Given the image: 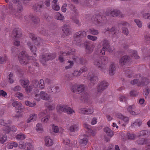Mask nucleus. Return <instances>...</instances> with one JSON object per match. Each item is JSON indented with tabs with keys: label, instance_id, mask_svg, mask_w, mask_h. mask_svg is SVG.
Wrapping results in <instances>:
<instances>
[{
	"label": "nucleus",
	"instance_id": "3c124183",
	"mask_svg": "<svg viewBox=\"0 0 150 150\" xmlns=\"http://www.w3.org/2000/svg\"><path fill=\"white\" fill-rule=\"evenodd\" d=\"M98 79L96 76H93V77L91 78L90 79V81L91 82L94 83L95 82H96L98 81Z\"/></svg>",
	"mask_w": 150,
	"mask_h": 150
},
{
	"label": "nucleus",
	"instance_id": "cd10ccee",
	"mask_svg": "<svg viewBox=\"0 0 150 150\" xmlns=\"http://www.w3.org/2000/svg\"><path fill=\"white\" fill-rule=\"evenodd\" d=\"M136 108V106L134 105L130 106L127 108V110L132 115H136L137 114L134 111Z\"/></svg>",
	"mask_w": 150,
	"mask_h": 150
},
{
	"label": "nucleus",
	"instance_id": "c756f323",
	"mask_svg": "<svg viewBox=\"0 0 150 150\" xmlns=\"http://www.w3.org/2000/svg\"><path fill=\"white\" fill-rule=\"evenodd\" d=\"M104 130L108 136L111 137L113 135V132L108 127H105Z\"/></svg>",
	"mask_w": 150,
	"mask_h": 150
},
{
	"label": "nucleus",
	"instance_id": "6ab92c4d",
	"mask_svg": "<svg viewBox=\"0 0 150 150\" xmlns=\"http://www.w3.org/2000/svg\"><path fill=\"white\" fill-rule=\"evenodd\" d=\"M108 42L107 40H104L103 42V48L100 51V53L102 54H105V51L108 47Z\"/></svg>",
	"mask_w": 150,
	"mask_h": 150
},
{
	"label": "nucleus",
	"instance_id": "9d476101",
	"mask_svg": "<svg viewBox=\"0 0 150 150\" xmlns=\"http://www.w3.org/2000/svg\"><path fill=\"white\" fill-rule=\"evenodd\" d=\"M29 37L32 39L36 45H39L41 44L42 40L41 39L39 38H36L34 34H30L29 35Z\"/></svg>",
	"mask_w": 150,
	"mask_h": 150
},
{
	"label": "nucleus",
	"instance_id": "7c9ffc66",
	"mask_svg": "<svg viewBox=\"0 0 150 150\" xmlns=\"http://www.w3.org/2000/svg\"><path fill=\"white\" fill-rule=\"evenodd\" d=\"M20 83L21 86L24 88L28 83L29 81L26 79H21L20 80Z\"/></svg>",
	"mask_w": 150,
	"mask_h": 150
},
{
	"label": "nucleus",
	"instance_id": "9b49d317",
	"mask_svg": "<svg viewBox=\"0 0 150 150\" xmlns=\"http://www.w3.org/2000/svg\"><path fill=\"white\" fill-rule=\"evenodd\" d=\"M68 106V105L66 104H59L57 105L56 110L59 112H65Z\"/></svg>",
	"mask_w": 150,
	"mask_h": 150
},
{
	"label": "nucleus",
	"instance_id": "774afa93",
	"mask_svg": "<svg viewBox=\"0 0 150 150\" xmlns=\"http://www.w3.org/2000/svg\"><path fill=\"white\" fill-rule=\"evenodd\" d=\"M81 71H74L73 75L74 76H80L81 74Z\"/></svg>",
	"mask_w": 150,
	"mask_h": 150
},
{
	"label": "nucleus",
	"instance_id": "ea45409f",
	"mask_svg": "<svg viewBox=\"0 0 150 150\" xmlns=\"http://www.w3.org/2000/svg\"><path fill=\"white\" fill-rule=\"evenodd\" d=\"M141 125V123L139 122L138 120H136L135 122L131 124V126L132 127L134 128L137 127H139Z\"/></svg>",
	"mask_w": 150,
	"mask_h": 150
},
{
	"label": "nucleus",
	"instance_id": "37998d69",
	"mask_svg": "<svg viewBox=\"0 0 150 150\" xmlns=\"http://www.w3.org/2000/svg\"><path fill=\"white\" fill-rule=\"evenodd\" d=\"M121 119L122 120V122H124L122 124L123 126H125L129 122V118L127 117L124 116V117Z\"/></svg>",
	"mask_w": 150,
	"mask_h": 150
},
{
	"label": "nucleus",
	"instance_id": "49530a36",
	"mask_svg": "<svg viewBox=\"0 0 150 150\" xmlns=\"http://www.w3.org/2000/svg\"><path fill=\"white\" fill-rule=\"evenodd\" d=\"M50 117V116L49 115H47L42 119L41 122L44 123H47Z\"/></svg>",
	"mask_w": 150,
	"mask_h": 150
},
{
	"label": "nucleus",
	"instance_id": "a878e982",
	"mask_svg": "<svg viewBox=\"0 0 150 150\" xmlns=\"http://www.w3.org/2000/svg\"><path fill=\"white\" fill-rule=\"evenodd\" d=\"M115 65L113 63H111L110 66L109 72L110 75H112L115 73Z\"/></svg>",
	"mask_w": 150,
	"mask_h": 150
},
{
	"label": "nucleus",
	"instance_id": "f3484780",
	"mask_svg": "<svg viewBox=\"0 0 150 150\" xmlns=\"http://www.w3.org/2000/svg\"><path fill=\"white\" fill-rule=\"evenodd\" d=\"M129 57L126 56L122 57L120 60L119 63L121 65H124L128 63L129 61Z\"/></svg>",
	"mask_w": 150,
	"mask_h": 150
},
{
	"label": "nucleus",
	"instance_id": "603ef678",
	"mask_svg": "<svg viewBox=\"0 0 150 150\" xmlns=\"http://www.w3.org/2000/svg\"><path fill=\"white\" fill-rule=\"evenodd\" d=\"M7 57L6 55L2 57H0V63L2 64L4 62L7 60Z\"/></svg>",
	"mask_w": 150,
	"mask_h": 150
},
{
	"label": "nucleus",
	"instance_id": "bb28decb",
	"mask_svg": "<svg viewBox=\"0 0 150 150\" xmlns=\"http://www.w3.org/2000/svg\"><path fill=\"white\" fill-rule=\"evenodd\" d=\"M86 33L85 32L79 31L76 33L74 35V37L75 38H79V37H85L86 36Z\"/></svg>",
	"mask_w": 150,
	"mask_h": 150
},
{
	"label": "nucleus",
	"instance_id": "2eb2a0df",
	"mask_svg": "<svg viewBox=\"0 0 150 150\" xmlns=\"http://www.w3.org/2000/svg\"><path fill=\"white\" fill-rule=\"evenodd\" d=\"M27 45L30 48L31 52L33 53V55L34 57H36L37 55L35 52L36 51V48L35 45H32L31 43L30 42H28Z\"/></svg>",
	"mask_w": 150,
	"mask_h": 150
},
{
	"label": "nucleus",
	"instance_id": "ddd939ff",
	"mask_svg": "<svg viewBox=\"0 0 150 150\" xmlns=\"http://www.w3.org/2000/svg\"><path fill=\"white\" fill-rule=\"evenodd\" d=\"M111 16L113 17H122L124 16V15L122 14L120 11L117 10H115L111 12Z\"/></svg>",
	"mask_w": 150,
	"mask_h": 150
},
{
	"label": "nucleus",
	"instance_id": "c03bdc74",
	"mask_svg": "<svg viewBox=\"0 0 150 150\" xmlns=\"http://www.w3.org/2000/svg\"><path fill=\"white\" fill-rule=\"evenodd\" d=\"M19 148L21 149H24L26 147V143L24 144L22 142H19Z\"/></svg>",
	"mask_w": 150,
	"mask_h": 150
},
{
	"label": "nucleus",
	"instance_id": "f03ea898",
	"mask_svg": "<svg viewBox=\"0 0 150 150\" xmlns=\"http://www.w3.org/2000/svg\"><path fill=\"white\" fill-rule=\"evenodd\" d=\"M29 58L30 57L25 54V51H22L19 54V61L20 63L23 65H24L28 63Z\"/></svg>",
	"mask_w": 150,
	"mask_h": 150
},
{
	"label": "nucleus",
	"instance_id": "bf43d9fd",
	"mask_svg": "<svg viewBox=\"0 0 150 150\" xmlns=\"http://www.w3.org/2000/svg\"><path fill=\"white\" fill-rule=\"evenodd\" d=\"M87 38L88 39L91 40L93 41L96 40L97 39L96 37L90 35H88L87 36Z\"/></svg>",
	"mask_w": 150,
	"mask_h": 150
},
{
	"label": "nucleus",
	"instance_id": "a18cd8bd",
	"mask_svg": "<svg viewBox=\"0 0 150 150\" xmlns=\"http://www.w3.org/2000/svg\"><path fill=\"white\" fill-rule=\"evenodd\" d=\"M47 111L46 110L42 111L39 112L38 114V117L39 118H41L44 117L47 114Z\"/></svg>",
	"mask_w": 150,
	"mask_h": 150
},
{
	"label": "nucleus",
	"instance_id": "69168bd1",
	"mask_svg": "<svg viewBox=\"0 0 150 150\" xmlns=\"http://www.w3.org/2000/svg\"><path fill=\"white\" fill-rule=\"evenodd\" d=\"M67 4H63L61 8V10L63 12H65L66 11L67 9L66 7H67Z\"/></svg>",
	"mask_w": 150,
	"mask_h": 150
},
{
	"label": "nucleus",
	"instance_id": "e2e57ef3",
	"mask_svg": "<svg viewBox=\"0 0 150 150\" xmlns=\"http://www.w3.org/2000/svg\"><path fill=\"white\" fill-rule=\"evenodd\" d=\"M52 8L54 10L58 11L60 9V7L57 4L52 6Z\"/></svg>",
	"mask_w": 150,
	"mask_h": 150
},
{
	"label": "nucleus",
	"instance_id": "7ed1b4c3",
	"mask_svg": "<svg viewBox=\"0 0 150 150\" xmlns=\"http://www.w3.org/2000/svg\"><path fill=\"white\" fill-rule=\"evenodd\" d=\"M13 33L15 36L13 44L16 46H18L20 45V43L18 39L19 38L21 34V30L19 28L13 30Z\"/></svg>",
	"mask_w": 150,
	"mask_h": 150
},
{
	"label": "nucleus",
	"instance_id": "de8ad7c7",
	"mask_svg": "<svg viewBox=\"0 0 150 150\" xmlns=\"http://www.w3.org/2000/svg\"><path fill=\"white\" fill-rule=\"evenodd\" d=\"M27 150H34V148L33 145L30 143H26Z\"/></svg>",
	"mask_w": 150,
	"mask_h": 150
},
{
	"label": "nucleus",
	"instance_id": "e433bc0d",
	"mask_svg": "<svg viewBox=\"0 0 150 150\" xmlns=\"http://www.w3.org/2000/svg\"><path fill=\"white\" fill-rule=\"evenodd\" d=\"M3 130L5 133L8 134L10 132L11 129L9 126H5L3 128Z\"/></svg>",
	"mask_w": 150,
	"mask_h": 150
},
{
	"label": "nucleus",
	"instance_id": "680f3d73",
	"mask_svg": "<svg viewBox=\"0 0 150 150\" xmlns=\"http://www.w3.org/2000/svg\"><path fill=\"white\" fill-rule=\"evenodd\" d=\"M93 111L94 110L93 108L92 107H90L88 109H87V114H91L93 113Z\"/></svg>",
	"mask_w": 150,
	"mask_h": 150
},
{
	"label": "nucleus",
	"instance_id": "dca6fc26",
	"mask_svg": "<svg viewBox=\"0 0 150 150\" xmlns=\"http://www.w3.org/2000/svg\"><path fill=\"white\" fill-rule=\"evenodd\" d=\"M45 145L47 146H50L53 144V139L49 136H47L45 137Z\"/></svg>",
	"mask_w": 150,
	"mask_h": 150
},
{
	"label": "nucleus",
	"instance_id": "f8f14e48",
	"mask_svg": "<svg viewBox=\"0 0 150 150\" xmlns=\"http://www.w3.org/2000/svg\"><path fill=\"white\" fill-rule=\"evenodd\" d=\"M143 81L141 83H139L138 80L137 79L131 81V83L133 85L135 84H137L139 85H143V83H144L145 84H146L149 82L148 79L146 78H143L142 79Z\"/></svg>",
	"mask_w": 150,
	"mask_h": 150
},
{
	"label": "nucleus",
	"instance_id": "8fccbe9b",
	"mask_svg": "<svg viewBox=\"0 0 150 150\" xmlns=\"http://www.w3.org/2000/svg\"><path fill=\"white\" fill-rule=\"evenodd\" d=\"M33 88L30 86H27L25 87V92L27 93H29L31 91Z\"/></svg>",
	"mask_w": 150,
	"mask_h": 150
},
{
	"label": "nucleus",
	"instance_id": "aec40b11",
	"mask_svg": "<svg viewBox=\"0 0 150 150\" xmlns=\"http://www.w3.org/2000/svg\"><path fill=\"white\" fill-rule=\"evenodd\" d=\"M137 134V137L142 136L148 137L150 134V131L148 130H143Z\"/></svg>",
	"mask_w": 150,
	"mask_h": 150
},
{
	"label": "nucleus",
	"instance_id": "58836bf2",
	"mask_svg": "<svg viewBox=\"0 0 150 150\" xmlns=\"http://www.w3.org/2000/svg\"><path fill=\"white\" fill-rule=\"evenodd\" d=\"M39 88L40 89H43L45 87L44 81L43 79H40L39 83Z\"/></svg>",
	"mask_w": 150,
	"mask_h": 150
},
{
	"label": "nucleus",
	"instance_id": "20e7f679",
	"mask_svg": "<svg viewBox=\"0 0 150 150\" xmlns=\"http://www.w3.org/2000/svg\"><path fill=\"white\" fill-rule=\"evenodd\" d=\"M47 91L49 93H56L59 92V88L57 86L51 85L47 87Z\"/></svg>",
	"mask_w": 150,
	"mask_h": 150
},
{
	"label": "nucleus",
	"instance_id": "79ce46f5",
	"mask_svg": "<svg viewBox=\"0 0 150 150\" xmlns=\"http://www.w3.org/2000/svg\"><path fill=\"white\" fill-rule=\"evenodd\" d=\"M89 32L91 34L94 35H96L98 34V32L97 30L94 29H90L89 30Z\"/></svg>",
	"mask_w": 150,
	"mask_h": 150
},
{
	"label": "nucleus",
	"instance_id": "09e8293b",
	"mask_svg": "<svg viewBox=\"0 0 150 150\" xmlns=\"http://www.w3.org/2000/svg\"><path fill=\"white\" fill-rule=\"evenodd\" d=\"M70 53H62L61 55H60L59 56V60L61 62H63L64 61V59L63 58V56H64L65 55H66L67 54H70Z\"/></svg>",
	"mask_w": 150,
	"mask_h": 150
},
{
	"label": "nucleus",
	"instance_id": "4468645a",
	"mask_svg": "<svg viewBox=\"0 0 150 150\" xmlns=\"http://www.w3.org/2000/svg\"><path fill=\"white\" fill-rule=\"evenodd\" d=\"M62 30L66 35H68L70 33V28L69 25H64L62 28Z\"/></svg>",
	"mask_w": 150,
	"mask_h": 150
},
{
	"label": "nucleus",
	"instance_id": "2f4dec72",
	"mask_svg": "<svg viewBox=\"0 0 150 150\" xmlns=\"http://www.w3.org/2000/svg\"><path fill=\"white\" fill-rule=\"evenodd\" d=\"M25 104L27 106L32 107H34L36 105V103L35 101H33V103H31L29 101L27 100L25 101Z\"/></svg>",
	"mask_w": 150,
	"mask_h": 150
},
{
	"label": "nucleus",
	"instance_id": "338daca9",
	"mask_svg": "<svg viewBox=\"0 0 150 150\" xmlns=\"http://www.w3.org/2000/svg\"><path fill=\"white\" fill-rule=\"evenodd\" d=\"M123 33L125 35H127L129 33L128 30L127 29L125 28H123L122 29Z\"/></svg>",
	"mask_w": 150,
	"mask_h": 150
},
{
	"label": "nucleus",
	"instance_id": "b1692460",
	"mask_svg": "<svg viewBox=\"0 0 150 150\" xmlns=\"http://www.w3.org/2000/svg\"><path fill=\"white\" fill-rule=\"evenodd\" d=\"M79 129V126L77 123H76L72 125L69 127V130L71 132H75Z\"/></svg>",
	"mask_w": 150,
	"mask_h": 150
},
{
	"label": "nucleus",
	"instance_id": "4c0bfd02",
	"mask_svg": "<svg viewBox=\"0 0 150 150\" xmlns=\"http://www.w3.org/2000/svg\"><path fill=\"white\" fill-rule=\"evenodd\" d=\"M13 74L12 73H10L8 76V81L10 83H13L14 80L13 79Z\"/></svg>",
	"mask_w": 150,
	"mask_h": 150
},
{
	"label": "nucleus",
	"instance_id": "393cba45",
	"mask_svg": "<svg viewBox=\"0 0 150 150\" xmlns=\"http://www.w3.org/2000/svg\"><path fill=\"white\" fill-rule=\"evenodd\" d=\"M35 129L36 131L38 133H42L44 131L42 124L41 123H37L35 127Z\"/></svg>",
	"mask_w": 150,
	"mask_h": 150
},
{
	"label": "nucleus",
	"instance_id": "39448f33",
	"mask_svg": "<svg viewBox=\"0 0 150 150\" xmlns=\"http://www.w3.org/2000/svg\"><path fill=\"white\" fill-rule=\"evenodd\" d=\"M84 88V86L83 85H76L73 86L71 87V91L74 93H81L82 92Z\"/></svg>",
	"mask_w": 150,
	"mask_h": 150
},
{
	"label": "nucleus",
	"instance_id": "0eeeda50",
	"mask_svg": "<svg viewBox=\"0 0 150 150\" xmlns=\"http://www.w3.org/2000/svg\"><path fill=\"white\" fill-rule=\"evenodd\" d=\"M12 105L16 108L17 112L21 113L23 111L22 105L21 103L18 101H15L12 103Z\"/></svg>",
	"mask_w": 150,
	"mask_h": 150
},
{
	"label": "nucleus",
	"instance_id": "c9c22d12",
	"mask_svg": "<svg viewBox=\"0 0 150 150\" xmlns=\"http://www.w3.org/2000/svg\"><path fill=\"white\" fill-rule=\"evenodd\" d=\"M15 96L20 100H23L24 96L22 93L20 92H17L15 94Z\"/></svg>",
	"mask_w": 150,
	"mask_h": 150
},
{
	"label": "nucleus",
	"instance_id": "473e14b6",
	"mask_svg": "<svg viewBox=\"0 0 150 150\" xmlns=\"http://www.w3.org/2000/svg\"><path fill=\"white\" fill-rule=\"evenodd\" d=\"M137 137V134L135 135L133 133H128L126 135V137L129 139H134Z\"/></svg>",
	"mask_w": 150,
	"mask_h": 150
},
{
	"label": "nucleus",
	"instance_id": "052dcab7",
	"mask_svg": "<svg viewBox=\"0 0 150 150\" xmlns=\"http://www.w3.org/2000/svg\"><path fill=\"white\" fill-rule=\"evenodd\" d=\"M87 109L81 108L79 110V112L82 114H87Z\"/></svg>",
	"mask_w": 150,
	"mask_h": 150
},
{
	"label": "nucleus",
	"instance_id": "5fc2aeb1",
	"mask_svg": "<svg viewBox=\"0 0 150 150\" xmlns=\"http://www.w3.org/2000/svg\"><path fill=\"white\" fill-rule=\"evenodd\" d=\"M67 62L69 64V65L65 67L66 69H68L70 68L73 66V61H68Z\"/></svg>",
	"mask_w": 150,
	"mask_h": 150
},
{
	"label": "nucleus",
	"instance_id": "4d7b16f0",
	"mask_svg": "<svg viewBox=\"0 0 150 150\" xmlns=\"http://www.w3.org/2000/svg\"><path fill=\"white\" fill-rule=\"evenodd\" d=\"M134 21L139 27L141 28L142 27V24L141 21L139 20L135 19Z\"/></svg>",
	"mask_w": 150,
	"mask_h": 150
},
{
	"label": "nucleus",
	"instance_id": "5701e85b",
	"mask_svg": "<svg viewBox=\"0 0 150 150\" xmlns=\"http://www.w3.org/2000/svg\"><path fill=\"white\" fill-rule=\"evenodd\" d=\"M37 115L35 114H31L29 116L28 119L27 120V123H30L36 120Z\"/></svg>",
	"mask_w": 150,
	"mask_h": 150
},
{
	"label": "nucleus",
	"instance_id": "423d86ee",
	"mask_svg": "<svg viewBox=\"0 0 150 150\" xmlns=\"http://www.w3.org/2000/svg\"><path fill=\"white\" fill-rule=\"evenodd\" d=\"M108 85V83L105 81L100 83L97 87V91L99 93L101 92L104 89L106 88Z\"/></svg>",
	"mask_w": 150,
	"mask_h": 150
},
{
	"label": "nucleus",
	"instance_id": "6e6552de",
	"mask_svg": "<svg viewBox=\"0 0 150 150\" xmlns=\"http://www.w3.org/2000/svg\"><path fill=\"white\" fill-rule=\"evenodd\" d=\"M88 136L84 134L81 136L79 142L81 146L86 145L88 142Z\"/></svg>",
	"mask_w": 150,
	"mask_h": 150
},
{
	"label": "nucleus",
	"instance_id": "f704fd0d",
	"mask_svg": "<svg viewBox=\"0 0 150 150\" xmlns=\"http://www.w3.org/2000/svg\"><path fill=\"white\" fill-rule=\"evenodd\" d=\"M75 112L74 110L73 109L69 107L68 106L67 109L65 112V113H67L68 114L71 115Z\"/></svg>",
	"mask_w": 150,
	"mask_h": 150
},
{
	"label": "nucleus",
	"instance_id": "f257e3e1",
	"mask_svg": "<svg viewBox=\"0 0 150 150\" xmlns=\"http://www.w3.org/2000/svg\"><path fill=\"white\" fill-rule=\"evenodd\" d=\"M34 96L33 97L35 99L36 101H40L41 99L45 100H50V97L45 92L42 91L39 94H34Z\"/></svg>",
	"mask_w": 150,
	"mask_h": 150
},
{
	"label": "nucleus",
	"instance_id": "4be33fe9",
	"mask_svg": "<svg viewBox=\"0 0 150 150\" xmlns=\"http://www.w3.org/2000/svg\"><path fill=\"white\" fill-rule=\"evenodd\" d=\"M55 18L60 21H63L64 19V16L58 12H57L54 14Z\"/></svg>",
	"mask_w": 150,
	"mask_h": 150
},
{
	"label": "nucleus",
	"instance_id": "c85d7f7f",
	"mask_svg": "<svg viewBox=\"0 0 150 150\" xmlns=\"http://www.w3.org/2000/svg\"><path fill=\"white\" fill-rule=\"evenodd\" d=\"M7 138V136L6 135H3L0 133V143L4 144L6 141Z\"/></svg>",
	"mask_w": 150,
	"mask_h": 150
},
{
	"label": "nucleus",
	"instance_id": "13d9d810",
	"mask_svg": "<svg viewBox=\"0 0 150 150\" xmlns=\"http://www.w3.org/2000/svg\"><path fill=\"white\" fill-rule=\"evenodd\" d=\"M88 132L91 134V135L92 136H94L96 133V131L95 129H89L88 131Z\"/></svg>",
	"mask_w": 150,
	"mask_h": 150
},
{
	"label": "nucleus",
	"instance_id": "864d4df0",
	"mask_svg": "<svg viewBox=\"0 0 150 150\" xmlns=\"http://www.w3.org/2000/svg\"><path fill=\"white\" fill-rule=\"evenodd\" d=\"M143 18L145 19H150V14L148 13H144L142 14Z\"/></svg>",
	"mask_w": 150,
	"mask_h": 150
},
{
	"label": "nucleus",
	"instance_id": "1a4fd4ad",
	"mask_svg": "<svg viewBox=\"0 0 150 150\" xmlns=\"http://www.w3.org/2000/svg\"><path fill=\"white\" fill-rule=\"evenodd\" d=\"M107 57H104L103 58L102 62H100L99 60L96 59L94 63L98 67H102V65L105 64L107 63Z\"/></svg>",
	"mask_w": 150,
	"mask_h": 150
},
{
	"label": "nucleus",
	"instance_id": "412c9836",
	"mask_svg": "<svg viewBox=\"0 0 150 150\" xmlns=\"http://www.w3.org/2000/svg\"><path fill=\"white\" fill-rule=\"evenodd\" d=\"M51 54H49L48 55H44L42 57V58L40 60V61L43 64H44V62L48 61L49 59H52L53 58L51 57Z\"/></svg>",
	"mask_w": 150,
	"mask_h": 150
},
{
	"label": "nucleus",
	"instance_id": "a211bd4d",
	"mask_svg": "<svg viewBox=\"0 0 150 150\" xmlns=\"http://www.w3.org/2000/svg\"><path fill=\"white\" fill-rule=\"evenodd\" d=\"M53 131L55 133H62L63 129L61 127H58L57 126H56L53 124L51 125Z\"/></svg>",
	"mask_w": 150,
	"mask_h": 150
},
{
	"label": "nucleus",
	"instance_id": "6e6d98bb",
	"mask_svg": "<svg viewBox=\"0 0 150 150\" xmlns=\"http://www.w3.org/2000/svg\"><path fill=\"white\" fill-rule=\"evenodd\" d=\"M30 18V19L34 22H36L38 20V17L33 15H31Z\"/></svg>",
	"mask_w": 150,
	"mask_h": 150
},
{
	"label": "nucleus",
	"instance_id": "72a5a7b5",
	"mask_svg": "<svg viewBox=\"0 0 150 150\" xmlns=\"http://www.w3.org/2000/svg\"><path fill=\"white\" fill-rule=\"evenodd\" d=\"M26 138V136L24 134H18L16 136V138L17 139L22 140Z\"/></svg>",
	"mask_w": 150,
	"mask_h": 150
},
{
	"label": "nucleus",
	"instance_id": "0e129e2a",
	"mask_svg": "<svg viewBox=\"0 0 150 150\" xmlns=\"http://www.w3.org/2000/svg\"><path fill=\"white\" fill-rule=\"evenodd\" d=\"M97 22L100 23H104V22H105L106 20L105 19V21L103 20L102 18L100 16H98V18L97 19Z\"/></svg>",
	"mask_w": 150,
	"mask_h": 150
},
{
	"label": "nucleus",
	"instance_id": "a19ab883",
	"mask_svg": "<svg viewBox=\"0 0 150 150\" xmlns=\"http://www.w3.org/2000/svg\"><path fill=\"white\" fill-rule=\"evenodd\" d=\"M45 8L43 4H39L37 6H35L34 7V8L35 10L38 11L40 10L42 8Z\"/></svg>",
	"mask_w": 150,
	"mask_h": 150
}]
</instances>
